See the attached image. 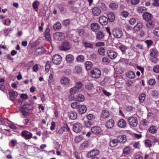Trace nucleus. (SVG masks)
Masks as SVG:
<instances>
[{
    "label": "nucleus",
    "mask_w": 159,
    "mask_h": 159,
    "mask_svg": "<svg viewBox=\"0 0 159 159\" xmlns=\"http://www.w3.org/2000/svg\"><path fill=\"white\" fill-rule=\"evenodd\" d=\"M85 67L87 70H89L92 67L93 65L92 62L90 61H87L85 63Z\"/></svg>",
    "instance_id": "nucleus-30"
},
{
    "label": "nucleus",
    "mask_w": 159,
    "mask_h": 159,
    "mask_svg": "<svg viewBox=\"0 0 159 159\" xmlns=\"http://www.w3.org/2000/svg\"><path fill=\"white\" fill-rule=\"evenodd\" d=\"M152 17V15L148 12H146L143 14V19L147 21L151 20Z\"/></svg>",
    "instance_id": "nucleus-19"
},
{
    "label": "nucleus",
    "mask_w": 159,
    "mask_h": 159,
    "mask_svg": "<svg viewBox=\"0 0 159 159\" xmlns=\"http://www.w3.org/2000/svg\"><path fill=\"white\" fill-rule=\"evenodd\" d=\"M70 23V19H68L64 20L62 22V24L63 25L66 26L68 25Z\"/></svg>",
    "instance_id": "nucleus-61"
},
{
    "label": "nucleus",
    "mask_w": 159,
    "mask_h": 159,
    "mask_svg": "<svg viewBox=\"0 0 159 159\" xmlns=\"http://www.w3.org/2000/svg\"><path fill=\"white\" fill-rule=\"evenodd\" d=\"M153 2L152 3V5L155 7L159 6V0H152Z\"/></svg>",
    "instance_id": "nucleus-63"
},
{
    "label": "nucleus",
    "mask_w": 159,
    "mask_h": 159,
    "mask_svg": "<svg viewBox=\"0 0 159 159\" xmlns=\"http://www.w3.org/2000/svg\"><path fill=\"white\" fill-rule=\"evenodd\" d=\"M89 144L88 142L86 141L82 143L80 147L84 149L86 148H87Z\"/></svg>",
    "instance_id": "nucleus-52"
},
{
    "label": "nucleus",
    "mask_w": 159,
    "mask_h": 159,
    "mask_svg": "<svg viewBox=\"0 0 159 159\" xmlns=\"http://www.w3.org/2000/svg\"><path fill=\"white\" fill-rule=\"evenodd\" d=\"M82 70V67L79 65L76 66L73 69L74 73L79 74L80 73Z\"/></svg>",
    "instance_id": "nucleus-26"
},
{
    "label": "nucleus",
    "mask_w": 159,
    "mask_h": 159,
    "mask_svg": "<svg viewBox=\"0 0 159 159\" xmlns=\"http://www.w3.org/2000/svg\"><path fill=\"white\" fill-rule=\"evenodd\" d=\"M144 143L147 147L150 148L152 146V142L149 139H147L145 140Z\"/></svg>",
    "instance_id": "nucleus-39"
},
{
    "label": "nucleus",
    "mask_w": 159,
    "mask_h": 159,
    "mask_svg": "<svg viewBox=\"0 0 159 159\" xmlns=\"http://www.w3.org/2000/svg\"><path fill=\"white\" fill-rule=\"evenodd\" d=\"M108 20L110 22H113L115 20V17L114 13L111 12H109L107 15Z\"/></svg>",
    "instance_id": "nucleus-18"
},
{
    "label": "nucleus",
    "mask_w": 159,
    "mask_h": 159,
    "mask_svg": "<svg viewBox=\"0 0 159 159\" xmlns=\"http://www.w3.org/2000/svg\"><path fill=\"white\" fill-rule=\"evenodd\" d=\"M12 31V30L11 29H5L3 30V32L6 35H7L9 33Z\"/></svg>",
    "instance_id": "nucleus-62"
},
{
    "label": "nucleus",
    "mask_w": 159,
    "mask_h": 159,
    "mask_svg": "<svg viewBox=\"0 0 159 159\" xmlns=\"http://www.w3.org/2000/svg\"><path fill=\"white\" fill-rule=\"evenodd\" d=\"M51 63V62L49 61H47L46 62L45 66V70L47 72L49 71Z\"/></svg>",
    "instance_id": "nucleus-56"
},
{
    "label": "nucleus",
    "mask_w": 159,
    "mask_h": 159,
    "mask_svg": "<svg viewBox=\"0 0 159 159\" xmlns=\"http://www.w3.org/2000/svg\"><path fill=\"white\" fill-rule=\"evenodd\" d=\"M126 125V123L125 120H119L118 123V125L120 128H124Z\"/></svg>",
    "instance_id": "nucleus-32"
},
{
    "label": "nucleus",
    "mask_w": 159,
    "mask_h": 159,
    "mask_svg": "<svg viewBox=\"0 0 159 159\" xmlns=\"http://www.w3.org/2000/svg\"><path fill=\"white\" fill-rule=\"evenodd\" d=\"M83 43L86 48H93V45L90 43L85 42H83Z\"/></svg>",
    "instance_id": "nucleus-48"
},
{
    "label": "nucleus",
    "mask_w": 159,
    "mask_h": 159,
    "mask_svg": "<svg viewBox=\"0 0 159 159\" xmlns=\"http://www.w3.org/2000/svg\"><path fill=\"white\" fill-rule=\"evenodd\" d=\"M54 39L58 41H61L65 37V34L61 32H56L53 34Z\"/></svg>",
    "instance_id": "nucleus-4"
},
{
    "label": "nucleus",
    "mask_w": 159,
    "mask_h": 159,
    "mask_svg": "<svg viewBox=\"0 0 159 159\" xmlns=\"http://www.w3.org/2000/svg\"><path fill=\"white\" fill-rule=\"evenodd\" d=\"M93 88V85L91 83H88L85 85V88L87 90H90L92 89Z\"/></svg>",
    "instance_id": "nucleus-51"
},
{
    "label": "nucleus",
    "mask_w": 159,
    "mask_h": 159,
    "mask_svg": "<svg viewBox=\"0 0 159 159\" xmlns=\"http://www.w3.org/2000/svg\"><path fill=\"white\" fill-rule=\"evenodd\" d=\"M146 8L144 7H139L137 9V11L139 13H143L146 11Z\"/></svg>",
    "instance_id": "nucleus-41"
},
{
    "label": "nucleus",
    "mask_w": 159,
    "mask_h": 159,
    "mask_svg": "<svg viewBox=\"0 0 159 159\" xmlns=\"http://www.w3.org/2000/svg\"><path fill=\"white\" fill-rule=\"evenodd\" d=\"M24 107H25L26 110H30L33 109V106L30 104H25L24 105Z\"/></svg>",
    "instance_id": "nucleus-45"
},
{
    "label": "nucleus",
    "mask_w": 159,
    "mask_h": 159,
    "mask_svg": "<svg viewBox=\"0 0 159 159\" xmlns=\"http://www.w3.org/2000/svg\"><path fill=\"white\" fill-rule=\"evenodd\" d=\"M114 125V120H108L106 123V126L108 128L112 127Z\"/></svg>",
    "instance_id": "nucleus-23"
},
{
    "label": "nucleus",
    "mask_w": 159,
    "mask_h": 159,
    "mask_svg": "<svg viewBox=\"0 0 159 159\" xmlns=\"http://www.w3.org/2000/svg\"><path fill=\"white\" fill-rule=\"evenodd\" d=\"M70 80L66 77H62L61 79V82L63 85H67L70 83Z\"/></svg>",
    "instance_id": "nucleus-16"
},
{
    "label": "nucleus",
    "mask_w": 159,
    "mask_h": 159,
    "mask_svg": "<svg viewBox=\"0 0 159 159\" xmlns=\"http://www.w3.org/2000/svg\"><path fill=\"white\" fill-rule=\"evenodd\" d=\"M66 61L69 63H72L74 60V57L73 55L69 54L66 57Z\"/></svg>",
    "instance_id": "nucleus-21"
},
{
    "label": "nucleus",
    "mask_w": 159,
    "mask_h": 159,
    "mask_svg": "<svg viewBox=\"0 0 159 159\" xmlns=\"http://www.w3.org/2000/svg\"><path fill=\"white\" fill-rule=\"evenodd\" d=\"M99 152L98 149L93 150L87 153L86 157L87 158H91L98 155Z\"/></svg>",
    "instance_id": "nucleus-5"
},
{
    "label": "nucleus",
    "mask_w": 159,
    "mask_h": 159,
    "mask_svg": "<svg viewBox=\"0 0 159 159\" xmlns=\"http://www.w3.org/2000/svg\"><path fill=\"white\" fill-rule=\"evenodd\" d=\"M106 49L103 47H100L98 49V52L101 55L104 56L105 53Z\"/></svg>",
    "instance_id": "nucleus-37"
},
{
    "label": "nucleus",
    "mask_w": 159,
    "mask_h": 159,
    "mask_svg": "<svg viewBox=\"0 0 159 159\" xmlns=\"http://www.w3.org/2000/svg\"><path fill=\"white\" fill-rule=\"evenodd\" d=\"M76 60L78 62H83L84 61V57L83 55H79L77 57Z\"/></svg>",
    "instance_id": "nucleus-50"
},
{
    "label": "nucleus",
    "mask_w": 159,
    "mask_h": 159,
    "mask_svg": "<svg viewBox=\"0 0 159 159\" xmlns=\"http://www.w3.org/2000/svg\"><path fill=\"white\" fill-rule=\"evenodd\" d=\"M61 25L59 22H57L53 25V28L55 30H58L61 29Z\"/></svg>",
    "instance_id": "nucleus-29"
},
{
    "label": "nucleus",
    "mask_w": 159,
    "mask_h": 159,
    "mask_svg": "<svg viewBox=\"0 0 159 159\" xmlns=\"http://www.w3.org/2000/svg\"><path fill=\"white\" fill-rule=\"evenodd\" d=\"M61 60V57L60 55L56 54L53 56L52 60L54 64L58 65L60 64Z\"/></svg>",
    "instance_id": "nucleus-7"
},
{
    "label": "nucleus",
    "mask_w": 159,
    "mask_h": 159,
    "mask_svg": "<svg viewBox=\"0 0 159 159\" xmlns=\"http://www.w3.org/2000/svg\"><path fill=\"white\" fill-rule=\"evenodd\" d=\"M104 35L103 32L101 31L98 32L96 34V39L98 40H101L104 38Z\"/></svg>",
    "instance_id": "nucleus-31"
},
{
    "label": "nucleus",
    "mask_w": 159,
    "mask_h": 159,
    "mask_svg": "<svg viewBox=\"0 0 159 159\" xmlns=\"http://www.w3.org/2000/svg\"><path fill=\"white\" fill-rule=\"evenodd\" d=\"M92 11L93 15L94 16H98L101 12L100 9L97 7H94L92 9Z\"/></svg>",
    "instance_id": "nucleus-15"
},
{
    "label": "nucleus",
    "mask_w": 159,
    "mask_h": 159,
    "mask_svg": "<svg viewBox=\"0 0 159 159\" xmlns=\"http://www.w3.org/2000/svg\"><path fill=\"white\" fill-rule=\"evenodd\" d=\"M84 100V97L82 94H79L77 96V100L79 102H83Z\"/></svg>",
    "instance_id": "nucleus-43"
},
{
    "label": "nucleus",
    "mask_w": 159,
    "mask_h": 159,
    "mask_svg": "<svg viewBox=\"0 0 159 159\" xmlns=\"http://www.w3.org/2000/svg\"><path fill=\"white\" fill-rule=\"evenodd\" d=\"M143 27V25L141 23H138L134 27L133 29L135 30L139 31Z\"/></svg>",
    "instance_id": "nucleus-40"
},
{
    "label": "nucleus",
    "mask_w": 159,
    "mask_h": 159,
    "mask_svg": "<svg viewBox=\"0 0 159 159\" xmlns=\"http://www.w3.org/2000/svg\"><path fill=\"white\" fill-rule=\"evenodd\" d=\"M118 143V141L117 139H112L110 141L109 145L112 147H114L117 145Z\"/></svg>",
    "instance_id": "nucleus-33"
},
{
    "label": "nucleus",
    "mask_w": 159,
    "mask_h": 159,
    "mask_svg": "<svg viewBox=\"0 0 159 159\" xmlns=\"http://www.w3.org/2000/svg\"><path fill=\"white\" fill-rule=\"evenodd\" d=\"M45 48L43 47L37 48L35 51V53L36 55H41L45 51Z\"/></svg>",
    "instance_id": "nucleus-28"
},
{
    "label": "nucleus",
    "mask_w": 159,
    "mask_h": 159,
    "mask_svg": "<svg viewBox=\"0 0 159 159\" xmlns=\"http://www.w3.org/2000/svg\"><path fill=\"white\" fill-rule=\"evenodd\" d=\"M148 130L151 133L154 134L157 132V129L155 126H152L150 127L148 129Z\"/></svg>",
    "instance_id": "nucleus-35"
},
{
    "label": "nucleus",
    "mask_w": 159,
    "mask_h": 159,
    "mask_svg": "<svg viewBox=\"0 0 159 159\" xmlns=\"http://www.w3.org/2000/svg\"><path fill=\"white\" fill-rule=\"evenodd\" d=\"M112 33L114 36L116 38H120L122 35V31L119 29H114L112 31Z\"/></svg>",
    "instance_id": "nucleus-6"
},
{
    "label": "nucleus",
    "mask_w": 159,
    "mask_h": 159,
    "mask_svg": "<svg viewBox=\"0 0 159 159\" xmlns=\"http://www.w3.org/2000/svg\"><path fill=\"white\" fill-rule=\"evenodd\" d=\"M66 130V128L65 126L61 127L60 129L58 131L57 133L60 135L62 134Z\"/></svg>",
    "instance_id": "nucleus-57"
},
{
    "label": "nucleus",
    "mask_w": 159,
    "mask_h": 159,
    "mask_svg": "<svg viewBox=\"0 0 159 159\" xmlns=\"http://www.w3.org/2000/svg\"><path fill=\"white\" fill-rule=\"evenodd\" d=\"M71 44L67 40L63 41L59 47V49L61 51H66L69 50L71 48Z\"/></svg>",
    "instance_id": "nucleus-1"
},
{
    "label": "nucleus",
    "mask_w": 159,
    "mask_h": 159,
    "mask_svg": "<svg viewBox=\"0 0 159 159\" xmlns=\"http://www.w3.org/2000/svg\"><path fill=\"white\" fill-rule=\"evenodd\" d=\"M108 19L107 17L104 16H102L99 17V22L102 25H105L108 23Z\"/></svg>",
    "instance_id": "nucleus-13"
},
{
    "label": "nucleus",
    "mask_w": 159,
    "mask_h": 159,
    "mask_svg": "<svg viewBox=\"0 0 159 159\" xmlns=\"http://www.w3.org/2000/svg\"><path fill=\"white\" fill-rule=\"evenodd\" d=\"M20 135L25 139L28 140L32 138L33 134L28 131L24 130L21 132Z\"/></svg>",
    "instance_id": "nucleus-3"
},
{
    "label": "nucleus",
    "mask_w": 159,
    "mask_h": 159,
    "mask_svg": "<svg viewBox=\"0 0 159 159\" xmlns=\"http://www.w3.org/2000/svg\"><path fill=\"white\" fill-rule=\"evenodd\" d=\"M50 32V29L48 28L46 29L44 34V36L46 39L49 41L51 39Z\"/></svg>",
    "instance_id": "nucleus-20"
},
{
    "label": "nucleus",
    "mask_w": 159,
    "mask_h": 159,
    "mask_svg": "<svg viewBox=\"0 0 159 159\" xmlns=\"http://www.w3.org/2000/svg\"><path fill=\"white\" fill-rule=\"evenodd\" d=\"M102 61L105 64H109L111 61V60L107 57H104L102 58Z\"/></svg>",
    "instance_id": "nucleus-54"
},
{
    "label": "nucleus",
    "mask_w": 159,
    "mask_h": 159,
    "mask_svg": "<svg viewBox=\"0 0 159 159\" xmlns=\"http://www.w3.org/2000/svg\"><path fill=\"white\" fill-rule=\"evenodd\" d=\"M109 7L112 10H115L118 8V6L117 4L115 3L112 2L110 4Z\"/></svg>",
    "instance_id": "nucleus-34"
},
{
    "label": "nucleus",
    "mask_w": 159,
    "mask_h": 159,
    "mask_svg": "<svg viewBox=\"0 0 159 159\" xmlns=\"http://www.w3.org/2000/svg\"><path fill=\"white\" fill-rule=\"evenodd\" d=\"M107 53L108 56L111 59H114L116 57V53L112 49L107 50Z\"/></svg>",
    "instance_id": "nucleus-10"
},
{
    "label": "nucleus",
    "mask_w": 159,
    "mask_h": 159,
    "mask_svg": "<svg viewBox=\"0 0 159 159\" xmlns=\"http://www.w3.org/2000/svg\"><path fill=\"white\" fill-rule=\"evenodd\" d=\"M58 7L60 11L63 14H65L66 13V9L63 5L60 4L59 5Z\"/></svg>",
    "instance_id": "nucleus-36"
},
{
    "label": "nucleus",
    "mask_w": 159,
    "mask_h": 159,
    "mask_svg": "<svg viewBox=\"0 0 159 159\" xmlns=\"http://www.w3.org/2000/svg\"><path fill=\"white\" fill-rule=\"evenodd\" d=\"M82 86L83 84L81 82H76L75 87H76L77 89H78L79 90L81 89Z\"/></svg>",
    "instance_id": "nucleus-55"
},
{
    "label": "nucleus",
    "mask_w": 159,
    "mask_h": 159,
    "mask_svg": "<svg viewBox=\"0 0 159 159\" xmlns=\"http://www.w3.org/2000/svg\"><path fill=\"white\" fill-rule=\"evenodd\" d=\"M119 49L121 50L123 53H125L126 52V50L127 49L124 45H121L119 47Z\"/></svg>",
    "instance_id": "nucleus-58"
},
{
    "label": "nucleus",
    "mask_w": 159,
    "mask_h": 159,
    "mask_svg": "<svg viewBox=\"0 0 159 159\" xmlns=\"http://www.w3.org/2000/svg\"><path fill=\"white\" fill-rule=\"evenodd\" d=\"M82 129V126L80 123L75 124L73 126V130L76 133H78L80 132Z\"/></svg>",
    "instance_id": "nucleus-9"
},
{
    "label": "nucleus",
    "mask_w": 159,
    "mask_h": 159,
    "mask_svg": "<svg viewBox=\"0 0 159 159\" xmlns=\"http://www.w3.org/2000/svg\"><path fill=\"white\" fill-rule=\"evenodd\" d=\"M109 116V112L108 111H107V110H103L101 113V116L103 118H107Z\"/></svg>",
    "instance_id": "nucleus-22"
},
{
    "label": "nucleus",
    "mask_w": 159,
    "mask_h": 159,
    "mask_svg": "<svg viewBox=\"0 0 159 159\" xmlns=\"http://www.w3.org/2000/svg\"><path fill=\"white\" fill-rule=\"evenodd\" d=\"M79 90L76 87H74L70 89V93L71 95L74 94L78 92Z\"/></svg>",
    "instance_id": "nucleus-38"
},
{
    "label": "nucleus",
    "mask_w": 159,
    "mask_h": 159,
    "mask_svg": "<svg viewBox=\"0 0 159 159\" xmlns=\"http://www.w3.org/2000/svg\"><path fill=\"white\" fill-rule=\"evenodd\" d=\"M146 25L149 28H152L154 27V23L151 21H147V23L146 24Z\"/></svg>",
    "instance_id": "nucleus-47"
},
{
    "label": "nucleus",
    "mask_w": 159,
    "mask_h": 159,
    "mask_svg": "<svg viewBox=\"0 0 159 159\" xmlns=\"http://www.w3.org/2000/svg\"><path fill=\"white\" fill-rule=\"evenodd\" d=\"M68 116L70 119H76L77 118V115L75 112L70 111L68 113Z\"/></svg>",
    "instance_id": "nucleus-25"
},
{
    "label": "nucleus",
    "mask_w": 159,
    "mask_h": 159,
    "mask_svg": "<svg viewBox=\"0 0 159 159\" xmlns=\"http://www.w3.org/2000/svg\"><path fill=\"white\" fill-rule=\"evenodd\" d=\"M28 96L27 94L22 93L20 96V98L18 100V102L20 104H22L23 102V100L27 99Z\"/></svg>",
    "instance_id": "nucleus-24"
},
{
    "label": "nucleus",
    "mask_w": 159,
    "mask_h": 159,
    "mask_svg": "<svg viewBox=\"0 0 159 159\" xmlns=\"http://www.w3.org/2000/svg\"><path fill=\"white\" fill-rule=\"evenodd\" d=\"M77 109V111L80 114H83L85 113L87 111V108L84 105H80Z\"/></svg>",
    "instance_id": "nucleus-11"
},
{
    "label": "nucleus",
    "mask_w": 159,
    "mask_h": 159,
    "mask_svg": "<svg viewBox=\"0 0 159 159\" xmlns=\"http://www.w3.org/2000/svg\"><path fill=\"white\" fill-rule=\"evenodd\" d=\"M38 2H39L37 0H35L34 1L32 5L33 8L35 9L36 11H37L38 9L39 5L37 3Z\"/></svg>",
    "instance_id": "nucleus-53"
},
{
    "label": "nucleus",
    "mask_w": 159,
    "mask_h": 159,
    "mask_svg": "<svg viewBox=\"0 0 159 159\" xmlns=\"http://www.w3.org/2000/svg\"><path fill=\"white\" fill-rule=\"evenodd\" d=\"M93 120H88L84 122V125L87 127H90L91 125H94V123Z\"/></svg>",
    "instance_id": "nucleus-27"
},
{
    "label": "nucleus",
    "mask_w": 159,
    "mask_h": 159,
    "mask_svg": "<svg viewBox=\"0 0 159 159\" xmlns=\"http://www.w3.org/2000/svg\"><path fill=\"white\" fill-rule=\"evenodd\" d=\"M145 43L147 44V46L149 48L153 44V42L151 40H147L145 41Z\"/></svg>",
    "instance_id": "nucleus-49"
},
{
    "label": "nucleus",
    "mask_w": 159,
    "mask_h": 159,
    "mask_svg": "<svg viewBox=\"0 0 159 159\" xmlns=\"http://www.w3.org/2000/svg\"><path fill=\"white\" fill-rule=\"evenodd\" d=\"M156 83V80L153 79H151L148 81V83L150 85H155Z\"/></svg>",
    "instance_id": "nucleus-64"
},
{
    "label": "nucleus",
    "mask_w": 159,
    "mask_h": 159,
    "mask_svg": "<svg viewBox=\"0 0 159 159\" xmlns=\"http://www.w3.org/2000/svg\"><path fill=\"white\" fill-rule=\"evenodd\" d=\"M123 154L124 156H126L129 154V147H127L125 148L123 150Z\"/></svg>",
    "instance_id": "nucleus-46"
},
{
    "label": "nucleus",
    "mask_w": 159,
    "mask_h": 159,
    "mask_svg": "<svg viewBox=\"0 0 159 159\" xmlns=\"http://www.w3.org/2000/svg\"><path fill=\"white\" fill-rule=\"evenodd\" d=\"M150 54L152 57H155L158 55L157 51L156 49H151Z\"/></svg>",
    "instance_id": "nucleus-44"
},
{
    "label": "nucleus",
    "mask_w": 159,
    "mask_h": 159,
    "mask_svg": "<svg viewBox=\"0 0 159 159\" xmlns=\"http://www.w3.org/2000/svg\"><path fill=\"white\" fill-rule=\"evenodd\" d=\"M92 77L94 78H98L101 75V72L99 69L96 68L93 70L91 72Z\"/></svg>",
    "instance_id": "nucleus-8"
},
{
    "label": "nucleus",
    "mask_w": 159,
    "mask_h": 159,
    "mask_svg": "<svg viewBox=\"0 0 159 159\" xmlns=\"http://www.w3.org/2000/svg\"><path fill=\"white\" fill-rule=\"evenodd\" d=\"M91 28L93 31L96 32L100 30V27L98 23H93L91 25Z\"/></svg>",
    "instance_id": "nucleus-12"
},
{
    "label": "nucleus",
    "mask_w": 159,
    "mask_h": 159,
    "mask_svg": "<svg viewBox=\"0 0 159 159\" xmlns=\"http://www.w3.org/2000/svg\"><path fill=\"white\" fill-rule=\"evenodd\" d=\"M117 139L118 141V142L122 144L124 143L126 141V136L124 134L117 136Z\"/></svg>",
    "instance_id": "nucleus-17"
},
{
    "label": "nucleus",
    "mask_w": 159,
    "mask_h": 159,
    "mask_svg": "<svg viewBox=\"0 0 159 159\" xmlns=\"http://www.w3.org/2000/svg\"><path fill=\"white\" fill-rule=\"evenodd\" d=\"M153 33L155 35L159 37V27L156 28L153 30Z\"/></svg>",
    "instance_id": "nucleus-60"
},
{
    "label": "nucleus",
    "mask_w": 159,
    "mask_h": 159,
    "mask_svg": "<svg viewBox=\"0 0 159 159\" xmlns=\"http://www.w3.org/2000/svg\"><path fill=\"white\" fill-rule=\"evenodd\" d=\"M80 104L78 102H73L71 104V107L73 108L78 109Z\"/></svg>",
    "instance_id": "nucleus-59"
},
{
    "label": "nucleus",
    "mask_w": 159,
    "mask_h": 159,
    "mask_svg": "<svg viewBox=\"0 0 159 159\" xmlns=\"http://www.w3.org/2000/svg\"><path fill=\"white\" fill-rule=\"evenodd\" d=\"M9 94L10 95L9 98L12 101H14L15 98L18 96V93L16 91L10 92L9 93Z\"/></svg>",
    "instance_id": "nucleus-14"
},
{
    "label": "nucleus",
    "mask_w": 159,
    "mask_h": 159,
    "mask_svg": "<svg viewBox=\"0 0 159 159\" xmlns=\"http://www.w3.org/2000/svg\"><path fill=\"white\" fill-rule=\"evenodd\" d=\"M92 132L94 134L96 135H103V131L100 127L95 126L92 127L91 129Z\"/></svg>",
    "instance_id": "nucleus-2"
},
{
    "label": "nucleus",
    "mask_w": 159,
    "mask_h": 159,
    "mask_svg": "<svg viewBox=\"0 0 159 159\" xmlns=\"http://www.w3.org/2000/svg\"><path fill=\"white\" fill-rule=\"evenodd\" d=\"M146 95L144 93L141 94L139 97V101L140 102L143 103L144 101Z\"/></svg>",
    "instance_id": "nucleus-42"
}]
</instances>
